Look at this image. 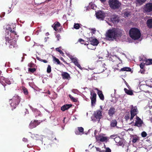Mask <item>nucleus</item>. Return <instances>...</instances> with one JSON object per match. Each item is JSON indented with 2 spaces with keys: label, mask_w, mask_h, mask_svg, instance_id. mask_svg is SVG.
Segmentation results:
<instances>
[{
  "label": "nucleus",
  "mask_w": 152,
  "mask_h": 152,
  "mask_svg": "<svg viewBox=\"0 0 152 152\" xmlns=\"http://www.w3.org/2000/svg\"><path fill=\"white\" fill-rule=\"evenodd\" d=\"M123 31L117 28L109 30L106 33V38L109 40H113L117 37L121 36Z\"/></svg>",
  "instance_id": "obj_1"
},
{
  "label": "nucleus",
  "mask_w": 152,
  "mask_h": 152,
  "mask_svg": "<svg viewBox=\"0 0 152 152\" xmlns=\"http://www.w3.org/2000/svg\"><path fill=\"white\" fill-rule=\"evenodd\" d=\"M129 34L131 38L134 40L139 39L141 36V33L139 30L134 28L130 29Z\"/></svg>",
  "instance_id": "obj_2"
},
{
  "label": "nucleus",
  "mask_w": 152,
  "mask_h": 152,
  "mask_svg": "<svg viewBox=\"0 0 152 152\" xmlns=\"http://www.w3.org/2000/svg\"><path fill=\"white\" fill-rule=\"evenodd\" d=\"M8 33L7 35L5 37V39L6 41V44L7 45H9V47L11 48L12 47L14 48L16 47L17 46L16 44V41L15 39H12L11 36L9 35Z\"/></svg>",
  "instance_id": "obj_3"
},
{
  "label": "nucleus",
  "mask_w": 152,
  "mask_h": 152,
  "mask_svg": "<svg viewBox=\"0 0 152 152\" xmlns=\"http://www.w3.org/2000/svg\"><path fill=\"white\" fill-rule=\"evenodd\" d=\"M94 116L91 117V119L94 122L98 121V122L100 121L102 117V111L98 110L94 112Z\"/></svg>",
  "instance_id": "obj_4"
},
{
  "label": "nucleus",
  "mask_w": 152,
  "mask_h": 152,
  "mask_svg": "<svg viewBox=\"0 0 152 152\" xmlns=\"http://www.w3.org/2000/svg\"><path fill=\"white\" fill-rule=\"evenodd\" d=\"M108 3L110 7L114 10L118 9L121 5L120 2L118 0H109Z\"/></svg>",
  "instance_id": "obj_5"
},
{
  "label": "nucleus",
  "mask_w": 152,
  "mask_h": 152,
  "mask_svg": "<svg viewBox=\"0 0 152 152\" xmlns=\"http://www.w3.org/2000/svg\"><path fill=\"white\" fill-rule=\"evenodd\" d=\"M11 101L10 105L11 106L13 107L14 109H15L16 106L18 105L20 102V99L19 97L17 95L14 96L11 100L10 99V101Z\"/></svg>",
  "instance_id": "obj_6"
},
{
  "label": "nucleus",
  "mask_w": 152,
  "mask_h": 152,
  "mask_svg": "<svg viewBox=\"0 0 152 152\" xmlns=\"http://www.w3.org/2000/svg\"><path fill=\"white\" fill-rule=\"evenodd\" d=\"M132 107L130 111L131 113V117L130 118V121H131V122H132L134 121V120L132 121V119L137 114L138 110L136 107H133L132 106Z\"/></svg>",
  "instance_id": "obj_7"
},
{
  "label": "nucleus",
  "mask_w": 152,
  "mask_h": 152,
  "mask_svg": "<svg viewBox=\"0 0 152 152\" xmlns=\"http://www.w3.org/2000/svg\"><path fill=\"white\" fill-rule=\"evenodd\" d=\"M90 93V99L91 100V104L92 105H94L95 104L96 101V94L93 90H91Z\"/></svg>",
  "instance_id": "obj_8"
},
{
  "label": "nucleus",
  "mask_w": 152,
  "mask_h": 152,
  "mask_svg": "<svg viewBox=\"0 0 152 152\" xmlns=\"http://www.w3.org/2000/svg\"><path fill=\"white\" fill-rule=\"evenodd\" d=\"M67 56L70 58L72 61L74 63L75 65H76L79 69H82L81 67L78 63L77 59L76 58H74L71 55L69 54H68Z\"/></svg>",
  "instance_id": "obj_9"
},
{
  "label": "nucleus",
  "mask_w": 152,
  "mask_h": 152,
  "mask_svg": "<svg viewBox=\"0 0 152 152\" xmlns=\"http://www.w3.org/2000/svg\"><path fill=\"white\" fill-rule=\"evenodd\" d=\"M96 16L97 18L98 19L103 20L106 16V15L104 12L100 11L96 13Z\"/></svg>",
  "instance_id": "obj_10"
},
{
  "label": "nucleus",
  "mask_w": 152,
  "mask_h": 152,
  "mask_svg": "<svg viewBox=\"0 0 152 152\" xmlns=\"http://www.w3.org/2000/svg\"><path fill=\"white\" fill-rule=\"evenodd\" d=\"M144 10L146 12H152V3H148L146 4L144 6Z\"/></svg>",
  "instance_id": "obj_11"
},
{
  "label": "nucleus",
  "mask_w": 152,
  "mask_h": 152,
  "mask_svg": "<svg viewBox=\"0 0 152 152\" xmlns=\"http://www.w3.org/2000/svg\"><path fill=\"white\" fill-rule=\"evenodd\" d=\"M96 138L97 141H99L102 142H106L108 140V137H104L103 135H99L98 136H96Z\"/></svg>",
  "instance_id": "obj_12"
},
{
  "label": "nucleus",
  "mask_w": 152,
  "mask_h": 152,
  "mask_svg": "<svg viewBox=\"0 0 152 152\" xmlns=\"http://www.w3.org/2000/svg\"><path fill=\"white\" fill-rule=\"evenodd\" d=\"M110 20L111 21L114 23H116L119 22V18L117 15H113L111 16Z\"/></svg>",
  "instance_id": "obj_13"
},
{
  "label": "nucleus",
  "mask_w": 152,
  "mask_h": 152,
  "mask_svg": "<svg viewBox=\"0 0 152 152\" xmlns=\"http://www.w3.org/2000/svg\"><path fill=\"white\" fill-rule=\"evenodd\" d=\"M136 121L134 125L138 127H140L141 126L142 121L138 117L136 116Z\"/></svg>",
  "instance_id": "obj_14"
},
{
  "label": "nucleus",
  "mask_w": 152,
  "mask_h": 152,
  "mask_svg": "<svg viewBox=\"0 0 152 152\" xmlns=\"http://www.w3.org/2000/svg\"><path fill=\"white\" fill-rule=\"evenodd\" d=\"M38 121H31L29 125V127L30 129H32L34 127H35L37 125L39 124Z\"/></svg>",
  "instance_id": "obj_15"
},
{
  "label": "nucleus",
  "mask_w": 152,
  "mask_h": 152,
  "mask_svg": "<svg viewBox=\"0 0 152 152\" xmlns=\"http://www.w3.org/2000/svg\"><path fill=\"white\" fill-rule=\"evenodd\" d=\"M89 40L91 44L94 46H96L99 43L98 41L95 38H89Z\"/></svg>",
  "instance_id": "obj_16"
},
{
  "label": "nucleus",
  "mask_w": 152,
  "mask_h": 152,
  "mask_svg": "<svg viewBox=\"0 0 152 152\" xmlns=\"http://www.w3.org/2000/svg\"><path fill=\"white\" fill-rule=\"evenodd\" d=\"M115 108L113 107L110 108L108 111V114L110 117H112L113 115L115 113Z\"/></svg>",
  "instance_id": "obj_17"
},
{
  "label": "nucleus",
  "mask_w": 152,
  "mask_h": 152,
  "mask_svg": "<svg viewBox=\"0 0 152 152\" xmlns=\"http://www.w3.org/2000/svg\"><path fill=\"white\" fill-rule=\"evenodd\" d=\"M6 29H7V30L10 31V32H11V33L10 34V35L11 36H13L14 34L15 35H16V32L14 31V28H13V29H12L11 28L10 25H7L6 27Z\"/></svg>",
  "instance_id": "obj_18"
},
{
  "label": "nucleus",
  "mask_w": 152,
  "mask_h": 152,
  "mask_svg": "<svg viewBox=\"0 0 152 152\" xmlns=\"http://www.w3.org/2000/svg\"><path fill=\"white\" fill-rule=\"evenodd\" d=\"M142 61L145 62V65H148L152 64V59H142L141 60Z\"/></svg>",
  "instance_id": "obj_19"
},
{
  "label": "nucleus",
  "mask_w": 152,
  "mask_h": 152,
  "mask_svg": "<svg viewBox=\"0 0 152 152\" xmlns=\"http://www.w3.org/2000/svg\"><path fill=\"white\" fill-rule=\"evenodd\" d=\"M62 77L64 79H69L70 78V75L66 72H63L61 74Z\"/></svg>",
  "instance_id": "obj_20"
},
{
  "label": "nucleus",
  "mask_w": 152,
  "mask_h": 152,
  "mask_svg": "<svg viewBox=\"0 0 152 152\" xmlns=\"http://www.w3.org/2000/svg\"><path fill=\"white\" fill-rule=\"evenodd\" d=\"M78 129L79 132L77 131H76L75 132V134L77 135L82 134H83L84 129L82 127H78Z\"/></svg>",
  "instance_id": "obj_21"
},
{
  "label": "nucleus",
  "mask_w": 152,
  "mask_h": 152,
  "mask_svg": "<svg viewBox=\"0 0 152 152\" xmlns=\"http://www.w3.org/2000/svg\"><path fill=\"white\" fill-rule=\"evenodd\" d=\"M147 25L149 28H152V19H148L147 21Z\"/></svg>",
  "instance_id": "obj_22"
},
{
  "label": "nucleus",
  "mask_w": 152,
  "mask_h": 152,
  "mask_svg": "<svg viewBox=\"0 0 152 152\" xmlns=\"http://www.w3.org/2000/svg\"><path fill=\"white\" fill-rule=\"evenodd\" d=\"M72 106L71 104H66L63 106L61 107V110L63 111H64L66 110H67Z\"/></svg>",
  "instance_id": "obj_23"
},
{
  "label": "nucleus",
  "mask_w": 152,
  "mask_h": 152,
  "mask_svg": "<svg viewBox=\"0 0 152 152\" xmlns=\"http://www.w3.org/2000/svg\"><path fill=\"white\" fill-rule=\"evenodd\" d=\"M117 124V121L115 119L112 120L110 124V125L111 127H115L116 126Z\"/></svg>",
  "instance_id": "obj_24"
},
{
  "label": "nucleus",
  "mask_w": 152,
  "mask_h": 152,
  "mask_svg": "<svg viewBox=\"0 0 152 152\" xmlns=\"http://www.w3.org/2000/svg\"><path fill=\"white\" fill-rule=\"evenodd\" d=\"M97 93L100 99L102 100H104V98L102 91H98V92H97Z\"/></svg>",
  "instance_id": "obj_25"
},
{
  "label": "nucleus",
  "mask_w": 152,
  "mask_h": 152,
  "mask_svg": "<svg viewBox=\"0 0 152 152\" xmlns=\"http://www.w3.org/2000/svg\"><path fill=\"white\" fill-rule=\"evenodd\" d=\"M29 107L30 109L32 110L33 112L36 113V114H37L38 115H39L40 113V112L37 109H34L30 105L29 106Z\"/></svg>",
  "instance_id": "obj_26"
},
{
  "label": "nucleus",
  "mask_w": 152,
  "mask_h": 152,
  "mask_svg": "<svg viewBox=\"0 0 152 152\" xmlns=\"http://www.w3.org/2000/svg\"><path fill=\"white\" fill-rule=\"evenodd\" d=\"M131 71V69L129 67H125L122 68L120 70V71Z\"/></svg>",
  "instance_id": "obj_27"
},
{
  "label": "nucleus",
  "mask_w": 152,
  "mask_h": 152,
  "mask_svg": "<svg viewBox=\"0 0 152 152\" xmlns=\"http://www.w3.org/2000/svg\"><path fill=\"white\" fill-rule=\"evenodd\" d=\"M124 90L125 91V92L128 95H132L133 94L132 91L131 90H128L126 88L124 89Z\"/></svg>",
  "instance_id": "obj_28"
},
{
  "label": "nucleus",
  "mask_w": 152,
  "mask_h": 152,
  "mask_svg": "<svg viewBox=\"0 0 152 152\" xmlns=\"http://www.w3.org/2000/svg\"><path fill=\"white\" fill-rule=\"evenodd\" d=\"M139 140L138 137L136 136H134L132 138V141L133 143L136 142L138 140Z\"/></svg>",
  "instance_id": "obj_29"
},
{
  "label": "nucleus",
  "mask_w": 152,
  "mask_h": 152,
  "mask_svg": "<svg viewBox=\"0 0 152 152\" xmlns=\"http://www.w3.org/2000/svg\"><path fill=\"white\" fill-rule=\"evenodd\" d=\"M146 0H136V2L137 4L141 5L145 2Z\"/></svg>",
  "instance_id": "obj_30"
},
{
  "label": "nucleus",
  "mask_w": 152,
  "mask_h": 152,
  "mask_svg": "<svg viewBox=\"0 0 152 152\" xmlns=\"http://www.w3.org/2000/svg\"><path fill=\"white\" fill-rule=\"evenodd\" d=\"M60 25V23L59 22H57L56 24H55V25L53 27L55 31H56L57 30V27H59Z\"/></svg>",
  "instance_id": "obj_31"
},
{
  "label": "nucleus",
  "mask_w": 152,
  "mask_h": 152,
  "mask_svg": "<svg viewBox=\"0 0 152 152\" xmlns=\"http://www.w3.org/2000/svg\"><path fill=\"white\" fill-rule=\"evenodd\" d=\"M4 81H5V79H4V77H0V83H1L3 86H5L3 83H4Z\"/></svg>",
  "instance_id": "obj_32"
},
{
  "label": "nucleus",
  "mask_w": 152,
  "mask_h": 152,
  "mask_svg": "<svg viewBox=\"0 0 152 152\" xmlns=\"http://www.w3.org/2000/svg\"><path fill=\"white\" fill-rule=\"evenodd\" d=\"M22 90H23L24 94L27 95L28 94V91L26 88L25 87H23L22 88Z\"/></svg>",
  "instance_id": "obj_33"
},
{
  "label": "nucleus",
  "mask_w": 152,
  "mask_h": 152,
  "mask_svg": "<svg viewBox=\"0 0 152 152\" xmlns=\"http://www.w3.org/2000/svg\"><path fill=\"white\" fill-rule=\"evenodd\" d=\"M130 14L129 12H125L124 13V16L125 17H129L130 16Z\"/></svg>",
  "instance_id": "obj_34"
},
{
  "label": "nucleus",
  "mask_w": 152,
  "mask_h": 152,
  "mask_svg": "<svg viewBox=\"0 0 152 152\" xmlns=\"http://www.w3.org/2000/svg\"><path fill=\"white\" fill-rule=\"evenodd\" d=\"M51 71V67L50 65H48L47 69V72L48 73H50Z\"/></svg>",
  "instance_id": "obj_35"
},
{
  "label": "nucleus",
  "mask_w": 152,
  "mask_h": 152,
  "mask_svg": "<svg viewBox=\"0 0 152 152\" xmlns=\"http://www.w3.org/2000/svg\"><path fill=\"white\" fill-rule=\"evenodd\" d=\"M56 50L58 52L61 54H62V56L64 54V53H63L62 51L60 49V48H56Z\"/></svg>",
  "instance_id": "obj_36"
},
{
  "label": "nucleus",
  "mask_w": 152,
  "mask_h": 152,
  "mask_svg": "<svg viewBox=\"0 0 152 152\" xmlns=\"http://www.w3.org/2000/svg\"><path fill=\"white\" fill-rule=\"evenodd\" d=\"M114 140L116 143H118L120 140V138L117 136L114 138Z\"/></svg>",
  "instance_id": "obj_37"
},
{
  "label": "nucleus",
  "mask_w": 152,
  "mask_h": 152,
  "mask_svg": "<svg viewBox=\"0 0 152 152\" xmlns=\"http://www.w3.org/2000/svg\"><path fill=\"white\" fill-rule=\"evenodd\" d=\"M145 65V63L142 62L140 64V67L141 69H143L144 68V66Z\"/></svg>",
  "instance_id": "obj_38"
},
{
  "label": "nucleus",
  "mask_w": 152,
  "mask_h": 152,
  "mask_svg": "<svg viewBox=\"0 0 152 152\" xmlns=\"http://www.w3.org/2000/svg\"><path fill=\"white\" fill-rule=\"evenodd\" d=\"M74 28L76 29H78L80 27L78 23H75L74 25Z\"/></svg>",
  "instance_id": "obj_39"
},
{
  "label": "nucleus",
  "mask_w": 152,
  "mask_h": 152,
  "mask_svg": "<svg viewBox=\"0 0 152 152\" xmlns=\"http://www.w3.org/2000/svg\"><path fill=\"white\" fill-rule=\"evenodd\" d=\"M53 60L54 61H55L58 64H60V61L58 59L56 58V57H53Z\"/></svg>",
  "instance_id": "obj_40"
},
{
  "label": "nucleus",
  "mask_w": 152,
  "mask_h": 152,
  "mask_svg": "<svg viewBox=\"0 0 152 152\" xmlns=\"http://www.w3.org/2000/svg\"><path fill=\"white\" fill-rule=\"evenodd\" d=\"M147 134L145 132H142L141 133V135L142 137H145L146 136Z\"/></svg>",
  "instance_id": "obj_41"
},
{
  "label": "nucleus",
  "mask_w": 152,
  "mask_h": 152,
  "mask_svg": "<svg viewBox=\"0 0 152 152\" xmlns=\"http://www.w3.org/2000/svg\"><path fill=\"white\" fill-rule=\"evenodd\" d=\"M125 118L126 121H127L129 120V119H130V114H128V115H127L125 116Z\"/></svg>",
  "instance_id": "obj_42"
},
{
  "label": "nucleus",
  "mask_w": 152,
  "mask_h": 152,
  "mask_svg": "<svg viewBox=\"0 0 152 152\" xmlns=\"http://www.w3.org/2000/svg\"><path fill=\"white\" fill-rule=\"evenodd\" d=\"M84 40L81 39H80L78 40V42H80L81 44H84L86 45V44L85 43H83Z\"/></svg>",
  "instance_id": "obj_43"
},
{
  "label": "nucleus",
  "mask_w": 152,
  "mask_h": 152,
  "mask_svg": "<svg viewBox=\"0 0 152 152\" xmlns=\"http://www.w3.org/2000/svg\"><path fill=\"white\" fill-rule=\"evenodd\" d=\"M36 70V69L35 68H29V71L31 72H34Z\"/></svg>",
  "instance_id": "obj_44"
},
{
  "label": "nucleus",
  "mask_w": 152,
  "mask_h": 152,
  "mask_svg": "<svg viewBox=\"0 0 152 152\" xmlns=\"http://www.w3.org/2000/svg\"><path fill=\"white\" fill-rule=\"evenodd\" d=\"M69 96L71 99L72 100H73L74 102H75L76 101V99H75L73 96H72L71 95H69Z\"/></svg>",
  "instance_id": "obj_45"
},
{
  "label": "nucleus",
  "mask_w": 152,
  "mask_h": 152,
  "mask_svg": "<svg viewBox=\"0 0 152 152\" xmlns=\"http://www.w3.org/2000/svg\"><path fill=\"white\" fill-rule=\"evenodd\" d=\"M4 82L6 83L7 84H11L10 81L7 79H5V81H4Z\"/></svg>",
  "instance_id": "obj_46"
},
{
  "label": "nucleus",
  "mask_w": 152,
  "mask_h": 152,
  "mask_svg": "<svg viewBox=\"0 0 152 152\" xmlns=\"http://www.w3.org/2000/svg\"><path fill=\"white\" fill-rule=\"evenodd\" d=\"M96 151H98L99 152H103V151L102 150H101V149L98 147H96Z\"/></svg>",
  "instance_id": "obj_47"
},
{
  "label": "nucleus",
  "mask_w": 152,
  "mask_h": 152,
  "mask_svg": "<svg viewBox=\"0 0 152 152\" xmlns=\"http://www.w3.org/2000/svg\"><path fill=\"white\" fill-rule=\"evenodd\" d=\"M111 150L109 148H107L106 151H103V152H111Z\"/></svg>",
  "instance_id": "obj_48"
},
{
  "label": "nucleus",
  "mask_w": 152,
  "mask_h": 152,
  "mask_svg": "<svg viewBox=\"0 0 152 152\" xmlns=\"http://www.w3.org/2000/svg\"><path fill=\"white\" fill-rule=\"evenodd\" d=\"M91 30L92 31V33L94 34L95 33L96 31V29L95 28H91Z\"/></svg>",
  "instance_id": "obj_49"
},
{
  "label": "nucleus",
  "mask_w": 152,
  "mask_h": 152,
  "mask_svg": "<svg viewBox=\"0 0 152 152\" xmlns=\"http://www.w3.org/2000/svg\"><path fill=\"white\" fill-rule=\"evenodd\" d=\"M149 107L150 109L152 108V101L149 103Z\"/></svg>",
  "instance_id": "obj_50"
},
{
  "label": "nucleus",
  "mask_w": 152,
  "mask_h": 152,
  "mask_svg": "<svg viewBox=\"0 0 152 152\" xmlns=\"http://www.w3.org/2000/svg\"><path fill=\"white\" fill-rule=\"evenodd\" d=\"M117 136V135H111L110 137V138H112V139H114V138H115V137H116Z\"/></svg>",
  "instance_id": "obj_51"
},
{
  "label": "nucleus",
  "mask_w": 152,
  "mask_h": 152,
  "mask_svg": "<svg viewBox=\"0 0 152 152\" xmlns=\"http://www.w3.org/2000/svg\"><path fill=\"white\" fill-rule=\"evenodd\" d=\"M60 36L59 34H58L56 36V38H57V40L59 41V39L60 38Z\"/></svg>",
  "instance_id": "obj_52"
},
{
  "label": "nucleus",
  "mask_w": 152,
  "mask_h": 152,
  "mask_svg": "<svg viewBox=\"0 0 152 152\" xmlns=\"http://www.w3.org/2000/svg\"><path fill=\"white\" fill-rule=\"evenodd\" d=\"M37 58L38 60L40 61H42V60H43V59L40 58H39L38 57H37Z\"/></svg>",
  "instance_id": "obj_53"
},
{
  "label": "nucleus",
  "mask_w": 152,
  "mask_h": 152,
  "mask_svg": "<svg viewBox=\"0 0 152 152\" xmlns=\"http://www.w3.org/2000/svg\"><path fill=\"white\" fill-rule=\"evenodd\" d=\"M23 141H24V142H26L27 141V139L26 138H24L23 139Z\"/></svg>",
  "instance_id": "obj_54"
},
{
  "label": "nucleus",
  "mask_w": 152,
  "mask_h": 152,
  "mask_svg": "<svg viewBox=\"0 0 152 152\" xmlns=\"http://www.w3.org/2000/svg\"><path fill=\"white\" fill-rule=\"evenodd\" d=\"M42 62H43L45 63H47L48 62V61L44 59H43V60H42Z\"/></svg>",
  "instance_id": "obj_55"
},
{
  "label": "nucleus",
  "mask_w": 152,
  "mask_h": 152,
  "mask_svg": "<svg viewBox=\"0 0 152 152\" xmlns=\"http://www.w3.org/2000/svg\"><path fill=\"white\" fill-rule=\"evenodd\" d=\"M140 72H141V73H142V74L144 73V72L142 70H140Z\"/></svg>",
  "instance_id": "obj_56"
},
{
  "label": "nucleus",
  "mask_w": 152,
  "mask_h": 152,
  "mask_svg": "<svg viewBox=\"0 0 152 152\" xmlns=\"http://www.w3.org/2000/svg\"><path fill=\"white\" fill-rule=\"evenodd\" d=\"M94 89L97 90V92H98V91H100V90H99L97 88H95Z\"/></svg>",
  "instance_id": "obj_57"
},
{
  "label": "nucleus",
  "mask_w": 152,
  "mask_h": 152,
  "mask_svg": "<svg viewBox=\"0 0 152 152\" xmlns=\"http://www.w3.org/2000/svg\"><path fill=\"white\" fill-rule=\"evenodd\" d=\"M102 2H104L105 1V0H100Z\"/></svg>",
  "instance_id": "obj_58"
},
{
  "label": "nucleus",
  "mask_w": 152,
  "mask_h": 152,
  "mask_svg": "<svg viewBox=\"0 0 152 152\" xmlns=\"http://www.w3.org/2000/svg\"><path fill=\"white\" fill-rule=\"evenodd\" d=\"M75 91H77L76 90H72V92H74Z\"/></svg>",
  "instance_id": "obj_59"
},
{
  "label": "nucleus",
  "mask_w": 152,
  "mask_h": 152,
  "mask_svg": "<svg viewBox=\"0 0 152 152\" xmlns=\"http://www.w3.org/2000/svg\"><path fill=\"white\" fill-rule=\"evenodd\" d=\"M47 93L49 94H50V91H48V92H47Z\"/></svg>",
  "instance_id": "obj_60"
},
{
  "label": "nucleus",
  "mask_w": 152,
  "mask_h": 152,
  "mask_svg": "<svg viewBox=\"0 0 152 152\" xmlns=\"http://www.w3.org/2000/svg\"><path fill=\"white\" fill-rule=\"evenodd\" d=\"M65 118H65V117L64 118V120H63L64 122L65 119Z\"/></svg>",
  "instance_id": "obj_61"
},
{
  "label": "nucleus",
  "mask_w": 152,
  "mask_h": 152,
  "mask_svg": "<svg viewBox=\"0 0 152 152\" xmlns=\"http://www.w3.org/2000/svg\"><path fill=\"white\" fill-rule=\"evenodd\" d=\"M152 123V117L150 119Z\"/></svg>",
  "instance_id": "obj_62"
},
{
  "label": "nucleus",
  "mask_w": 152,
  "mask_h": 152,
  "mask_svg": "<svg viewBox=\"0 0 152 152\" xmlns=\"http://www.w3.org/2000/svg\"><path fill=\"white\" fill-rule=\"evenodd\" d=\"M100 108L101 110L102 109V106H100Z\"/></svg>",
  "instance_id": "obj_63"
},
{
  "label": "nucleus",
  "mask_w": 152,
  "mask_h": 152,
  "mask_svg": "<svg viewBox=\"0 0 152 152\" xmlns=\"http://www.w3.org/2000/svg\"><path fill=\"white\" fill-rule=\"evenodd\" d=\"M110 60H111V61H113V60L112 59V58H110Z\"/></svg>",
  "instance_id": "obj_64"
}]
</instances>
